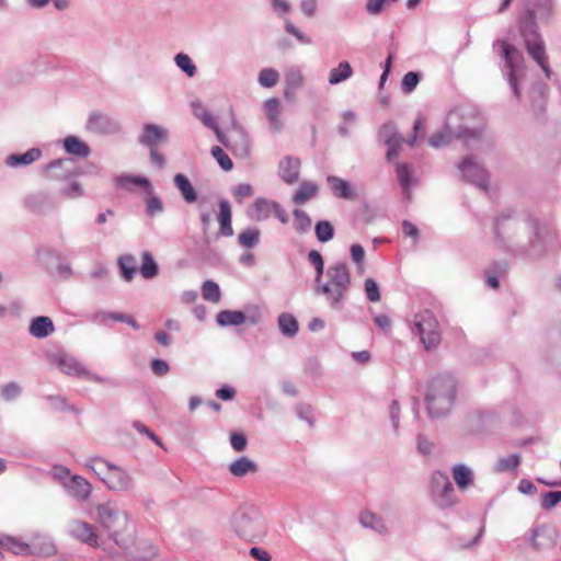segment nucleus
Listing matches in <instances>:
<instances>
[{
    "label": "nucleus",
    "mask_w": 561,
    "mask_h": 561,
    "mask_svg": "<svg viewBox=\"0 0 561 561\" xmlns=\"http://www.w3.org/2000/svg\"><path fill=\"white\" fill-rule=\"evenodd\" d=\"M458 169L462 174L465 181L478 186L483 191L489 187V173L482 164H480L474 157H466L459 164Z\"/></svg>",
    "instance_id": "13"
},
{
    "label": "nucleus",
    "mask_w": 561,
    "mask_h": 561,
    "mask_svg": "<svg viewBox=\"0 0 561 561\" xmlns=\"http://www.w3.org/2000/svg\"><path fill=\"white\" fill-rule=\"evenodd\" d=\"M431 494L439 508H449L457 503L454 486L447 473L435 471L431 478Z\"/></svg>",
    "instance_id": "12"
},
{
    "label": "nucleus",
    "mask_w": 561,
    "mask_h": 561,
    "mask_svg": "<svg viewBox=\"0 0 561 561\" xmlns=\"http://www.w3.org/2000/svg\"><path fill=\"white\" fill-rule=\"evenodd\" d=\"M123 547L128 550V554L136 561H150L158 554V548L147 539H138L133 548Z\"/></svg>",
    "instance_id": "24"
},
{
    "label": "nucleus",
    "mask_w": 561,
    "mask_h": 561,
    "mask_svg": "<svg viewBox=\"0 0 561 561\" xmlns=\"http://www.w3.org/2000/svg\"><path fill=\"white\" fill-rule=\"evenodd\" d=\"M552 16L553 0H525V8L519 16V33L525 48L548 79L551 78L552 70L548 64L546 46L538 23L546 24Z\"/></svg>",
    "instance_id": "1"
},
{
    "label": "nucleus",
    "mask_w": 561,
    "mask_h": 561,
    "mask_svg": "<svg viewBox=\"0 0 561 561\" xmlns=\"http://www.w3.org/2000/svg\"><path fill=\"white\" fill-rule=\"evenodd\" d=\"M279 80V73L273 68H264L260 71L257 81L264 88L276 85Z\"/></svg>",
    "instance_id": "51"
},
{
    "label": "nucleus",
    "mask_w": 561,
    "mask_h": 561,
    "mask_svg": "<svg viewBox=\"0 0 561 561\" xmlns=\"http://www.w3.org/2000/svg\"><path fill=\"white\" fill-rule=\"evenodd\" d=\"M231 219L232 214L230 204L227 199H221L219 202L218 221L220 226V233L225 237H231L233 234Z\"/></svg>",
    "instance_id": "31"
},
{
    "label": "nucleus",
    "mask_w": 561,
    "mask_h": 561,
    "mask_svg": "<svg viewBox=\"0 0 561 561\" xmlns=\"http://www.w3.org/2000/svg\"><path fill=\"white\" fill-rule=\"evenodd\" d=\"M530 546L540 552L551 551L557 547V530L548 525L535 527L529 539Z\"/></svg>",
    "instance_id": "15"
},
{
    "label": "nucleus",
    "mask_w": 561,
    "mask_h": 561,
    "mask_svg": "<svg viewBox=\"0 0 561 561\" xmlns=\"http://www.w3.org/2000/svg\"><path fill=\"white\" fill-rule=\"evenodd\" d=\"M454 138L462 140L467 147L482 142L484 123L481 114L471 107H455L447 115L444 127L430 137L428 145L439 149L448 146Z\"/></svg>",
    "instance_id": "3"
},
{
    "label": "nucleus",
    "mask_w": 561,
    "mask_h": 561,
    "mask_svg": "<svg viewBox=\"0 0 561 561\" xmlns=\"http://www.w3.org/2000/svg\"><path fill=\"white\" fill-rule=\"evenodd\" d=\"M300 165L298 158L285 157L278 165L279 178L287 184H295L299 180Z\"/></svg>",
    "instance_id": "23"
},
{
    "label": "nucleus",
    "mask_w": 561,
    "mask_h": 561,
    "mask_svg": "<svg viewBox=\"0 0 561 561\" xmlns=\"http://www.w3.org/2000/svg\"><path fill=\"white\" fill-rule=\"evenodd\" d=\"M318 194L317 184L305 181L300 184L299 188L296 191L293 196V202L297 205H302L310 198L314 197Z\"/></svg>",
    "instance_id": "40"
},
{
    "label": "nucleus",
    "mask_w": 561,
    "mask_h": 561,
    "mask_svg": "<svg viewBox=\"0 0 561 561\" xmlns=\"http://www.w3.org/2000/svg\"><path fill=\"white\" fill-rule=\"evenodd\" d=\"M274 201L266 199L264 197H259L254 201L252 205V209L249 215L252 219L256 221L266 220L270 216H272Z\"/></svg>",
    "instance_id": "33"
},
{
    "label": "nucleus",
    "mask_w": 561,
    "mask_h": 561,
    "mask_svg": "<svg viewBox=\"0 0 561 561\" xmlns=\"http://www.w3.org/2000/svg\"><path fill=\"white\" fill-rule=\"evenodd\" d=\"M68 494L75 497L77 501H87L92 492V485L90 482L81 476H71L67 481L64 482Z\"/></svg>",
    "instance_id": "20"
},
{
    "label": "nucleus",
    "mask_w": 561,
    "mask_h": 561,
    "mask_svg": "<svg viewBox=\"0 0 561 561\" xmlns=\"http://www.w3.org/2000/svg\"><path fill=\"white\" fill-rule=\"evenodd\" d=\"M64 148L67 153L79 158H88L91 154L90 147L76 136H68L64 139Z\"/></svg>",
    "instance_id": "29"
},
{
    "label": "nucleus",
    "mask_w": 561,
    "mask_h": 561,
    "mask_svg": "<svg viewBox=\"0 0 561 561\" xmlns=\"http://www.w3.org/2000/svg\"><path fill=\"white\" fill-rule=\"evenodd\" d=\"M42 157V150L39 148H31L24 153H13L5 158V164L10 168L26 167Z\"/></svg>",
    "instance_id": "25"
},
{
    "label": "nucleus",
    "mask_w": 561,
    "mask_h": 561,
    "mask_svg": "<svg viewBox=\"0 0 561 561\" xmlns=\"http://www.w3.org/2000/svg\"><path fill=\"white\" fill-rule=\"evenodd\" d=\"M142 263L139 267V273L146 279H151L158 275L159 268L152 254L149 251L141 253Z\"/></svg>",
    "instance_id": "42"
},
{
    "label": "nucleus",
    "mask_w": 561,
    "mask_h": 561,
    "mask_svg": "<svg viewBox=\"0 0 561 561\" xmlns=\"http://www.w3.org/2000/svg\"><path fill=\"white\" fill-rule=\"evenodd\" d=\"M412 331L420 336L427 351L436 348L442 341L439 323L430 310L420 311L414 316Z\"/></svg>",
    "instance_id": "10"
},
{
    "label": "nucleus",
    "mask_w": 561,
    "mask_h": 561,
    "mask_svg": "<svg viewBox=\"0 0 561 561\" xmlns=\"http://www.w3.org/2000/svg\"><path fill=\"white\" fill-rule=\"evenodd\" d=\"M229 471L232 476L241 478L250 473H256L259 466L248 457H240L229 465Z\"/></svg>",
    "instance_id": "30"
},
{
    "label": "nucleus",
    "mask_w": 561,
    "mask_h": 561,
    "mask_svg": "<svg viewBox=\"0 0 561 561\" xmlns=\"http://www.w3.org/2000/svg\"><path fill=\"white\" fill-rule=\"evenodd\" d=\"M55 331L54 323L49 317L39 316L34 318L28 327V332L36 339H45Z\"/></svg>",
    "instance_id": "27"
},
{
    "label": "nucleus",
    "mask_w": 561,
    "mask_h": 561,
    "mask_svg": "<svg viewBox=\"0 0 561 561\" xmlns=\"http://www.w3.org/2000/svg\"><path fill=\"white\" fill-rule=\"evenodd\" d=\"M51 363L55 364L65 375L87 379L96 383L114 385V380L108 377L99 376L91 373L75 356L66 353H59L51 356Z\"/></svg>",
    "instance_id": "11"
},
{
    "label": "nucleus",
    "mask_w": 561,
    "mask_h": 561,
    "mask_svg": "<svg viewBox=\"0 0 561 561\" xmlns=\"http://www.w3.org/2000/svg\"><path fill=\"white\" fill-rule=\"evenodd\" d=\"M85 194L84 187L78 181H72L68 185L64 186L60 191V195L68 199H77L83 197Z\"/></svg>",
    "instance_id": "52"
},
{
    "label": "nucleus",
    "mask_w": 561,
    "mask_h": 561,
    "mask_svg": "<svg viewBox=\"0 0 561 561\" xmlns=\"http://www.w3.org/2000/svg\"><path fill=\"white\" fill-rule=\"evenodd\" d=\"M327 182L334 197L347 201H354L357 198L356 191L348 181L335 175H329L327 178Z\"/></svg>",
    "instance_id": "21"
},
{
    "label": "nucleus",
    "mask_w": 561,
    "mask_h": 561,
    "mask_svg": "<svg viewBox=\"0 0 561 561\" xmlns=\"http://www.w3.org/2000/svg\"><path fill=\"white\" fill-rule=\"evenodd\" d=\"M561 502V491H551L542 495L541 507L543 510H551Z\"/></svg>",
    "instance_id": "60"
},
{
    "label": "nucleus",
    "mask_w": 561,
    "mask_h": 561,
    "mask_svg": "<svg viewBox=\"0 0 561 561\" xmlns=\"http://www.w3.org/2000/svg\"><path fill=\"white\" fill-rule=\"evenodd\" d=\"M107 320H114L117 322H125L133 329L138 330L140 327L133 316L117 312L99 311L93 316V321L100 324H104Z\"/></svg>",
    "instance_id": "32"
},
{
    "label": "nucleus",
    "mask_w": 561,
    "mask_h": 561,
    "mask_svg": "<svg viewBox=\"0 0 561 561\" xmlns=\"http://www.w3.org/2000/svg\"><path fill=\"white\" fill-rule=\"evenodd\" d=\"M22 393V388L16 381H10L1 387L0 394L5 401H13Z\"/></svg>",
    "instance_id": "56"
},
{
    "label": "nucleus",
    "mask_w": 561,
    "mask_h": 561,
    "mask_svg": "<svg viewBox=\"0 0 561 561\" xmlns=\"http://www.w3.org/2000/svg\"><path fill=\"white\" fill-rule=\"evenodd\" d=\"M278 328L285 336L293 337L298 332V322L293 314L284 312L278 317Z\"/></svg>",
    "instance_id": "43"
},
{
    "label": "nucleus",
    "mask_w": 561,
    "mask_h": 561,
    "mask_svg": "<svg viewBox=\"0 0 561 561\" xmlns=\"http://www.w3.org/2000/svg\"><path fill=\"white\" fill-rule=\"evenodd\" d=\"M211 156L216 159L220 168L225 171H230L233 168V163L229 156L222 150V148L215 146L211 148Z\"/></svg>",
    "instance_id": "58"
},
{
    "label": "nucleus",
    "mask_w": 561,
    "mask_h": 561,
    "mask_svg": "<svg viewBox=\"0 0 561 561\" xmlns=\"http://www.w3.org/2000/svg\"><path fill=\"white\" fill-rule=\"evenodd\" d=\"M216 321L220 327L240 325L247 321L245 313L239 310H221Z\"/></svg>",
    "instance_id": "36"
},
{
    "label": "nucleus",
    "mask_w": 561,
    "mask_h": 561,
    "mask_svg": "<svg viewBox=\"0 0 561 561\" xmlns=\"http://www.w3.org/2000/svg\"><path fill=\"white\" fill-rule=\"evenodd\" d=\"M191 107L194 116L201 119L205 126L216 127V119L199 100L192 101Z\"/></svg>",
    "instance_id": "44"
},
{
    "label": "nucleus",
    "mask_w": 561,
    "mask_h": 561,
    "mask_svg": "<svg viewBox=\"0 0 561 561\" xmlns=\"http://www.w3.org/2000/svg\"><path fill=\"white\" fill-rule=\"evenodd\" d=\"M85 128L96 135H114L119 133L121 124L107 114L95 112L89 116Z\"/></svg>",
    "instance_id": "17"
},
{
    "label": "nucleus",
    "mask_w": 561,
    "mask_h": 561,
    "mask_svg": "<svg viewBox=\"0 0 561 561\" xmlns=\"http://www.w3.org/2000/svg\"><path fill=\"white\" fill-rule=\"evenodd\" d=\"M367 299L371 302L380 300V290L377 283L373 278L365 279L364 283Z\"/></svg>",
    "instance_id": "61"
},
{
    "label": "nucleus",
    "mask_w": 561,
    "mask_h": 561,
    "mask_svg": "<svg viewBox=\"0 0 561 561\" xmlns=\"http://www.w3.org/2000/svg\"><path fill=\"white\" fill-rule=\"evenodd\" d=\"M117 183H118V185H121L122 187H125V188H130L131 184L139 185V186H142L148 194L152 193L151 183L146 178H141V176H123V178L117 180Z\"/></svg>",
    "instance_id": "50"
},
{
    "label": "nucleus",
    "mask_w": 561,
    "mask_h": 561,
    "mask_svg": "<svg viewBox=\"0 0 561 561\" xmlns=\"http://www.w3.org/2000/svg\"><path fill=\"white\" fill-rule=\"evenodd\" d=\"M419 82H420L419 73L413 72V71L405 73L402 79V82H401L402 91L404 93H411L416 88Z\"/></svg>",
    "instance_id": "59"
},
{
    "label": "nucleus",
    "mask_w": 561,
    "mask_h": 561,
    "mask_svg": "<svg viewBox=\"0 0 561 561\" xmlns=\"http://www.w3.org/2000/svg\"><path fill=\"white\" fill-rule=\"evenodd\" d=\"M174 62L187 77L192 78L196 75L197 68L192 58L185 53H179L174 57Z\"/></svg>",
    "instance_id": "46"
},
{
    "label": "nucleus",
    "mask_w": 561,
    "mask_h": 561,
    "mask_svg": "<svg viewBox=\"0 0 561 561\" xmlns=\"http://www.w3.org/2000/svg\"><path fill=\"white\" fill-rule=\"evenodd\" d=\"M353 75L352 66L348 61H341L337 67L332 68L329 72V84L335 85L347 79Z\"/></svg>",
    "instance_id": "39"
},
{
    "label": "nucleus",
    "mask_w": 561,
    "mask_h": 561,
    "mask_svg": "<svg viewBox=\"0 0 561 561\" xmlns=\"http://www.w3.org/2000/svg\"><path fill=\"white\" fill-rule=\"evenodd\" d=\"M238 240L242 247L252 248L259 243L260 230L257 228H249L239 234Z\"/></svg>",
    "instance_id": "55"
},
{
    "label": "nucleus",
    "mask_w": 561,
    "mask_h": 561,
    "mask_svg": "<svg viewBox=\"0 0 561 561\" xmlns=\"http://www.w3.org/2000/svg\"><path fill=\"white\" fill-rule=\"evenodd\" d=\"M264 107L271 128L274 131L279 133L284 126L282 121V108L279 100L276 98H271L265 101Z\"/></svg>",
    "instance_id": "26"
},
{
    "label": "nucleus",
    "mask_w": 561,
    "mask_h": 561,
    "mask_svg": "<svg viewBox=\"0 0 561 561\" xmlns=\"http://www.w3.org/2000/svg\"><path fill=\"white\" fill-rule=\"evenodd\" d=\"M169 131L156 124L147 123L142 127V133L138 138L140 145L148 147V149L158 148L159 144L168 141Z\"/></svg>",
    "instance_id": "18"
},
{
    "label": "nucleus",
    "mask_w": 561,
    "mask_h": 561,
    "mask_svg": "<svg viewBox=\"0 0 561 561\" xmlns=\"http://www.w3.org/2000/svg\"><path fill=\"white\" fill-rule=\"evenodd\" d=\"M293 215L295 218V229L300 233L308 231L311 226V218L309 217V215L300 209H295L293 211Z\"/></svg>",
    "instance_id": "57"
},
{
    "label": "nucleus",
    "mask_w": 561,
    "mask_h": 561,
    "mask_svg": "<svg viewBox=\"0 0 561 561\" xmlns=\"http://www.w3.org/2000/svg\"><path fill=\"white\" fill-rule=\"evenodd\" d=\"M43 174L53 181H67L79 172L70 158L56 159L44 167Z\"/></svg>",
    "instance_id": "16"
},
{
    "label": "nucleus",
    "mask_w": 561,
    "mask_h": 561,
    "mask_svg": "<svg viewBox=\"0 0 561 561\" xmlns=\"http://www.w3.org/2000/svg\"><path fill=\"white\" fill-rule=\"evenodd\" d=\"M96 519L99 524L108 533V536L117 543L123 546L119 536L128 526V516L122 511L115 502H106L95 507Z\"/></svg>",
    "instance_id": "9"
},
{
    "label": "nucleus",
    "mask_w": 561,
    "mask_h": 561,
    "mask_svg": "<svg viewBox=\"0 0 561 561\" xmlns=\"http://www.w3.org/2000/svg\"><path fill=\"white\" fill-rule=\"evenodd\" d=\"M316 237L319 242H328L334 237L333 225L328 220H321L316 224L314 227Z\"/></svg>",
    "instance_id": "47"
},
{
    "label": "nucleus",
    "mask_w": 561,
    "mask_h": 561,
    "mask_svg": "<svg viewBox=\"0 0 561 561\" xmlns=\"http://www.w3.org/2000/svg\"><path fill=\"white\" fill-rule=\"evenodd\" d=\"M495 46H500L501 48L500 57L504 61L502 72L506 78L513 94L519 99L520 89L518 87V81L525 77L526 72L524 56L518 48L505 41H496L494 43V47Z\"/></svg>",
    "instance_id": "6"
},
{
    "label": "nucleus",
    "mask_w": 561,
    "mask_h": 561,
    "mask_svg": "<svg viewBox=\"0 0 561 561\" xmlns=\"http://www.w3.org/2000/svg\"><path fill=\"white\" fill-rule=\"evenodd\" d=\"M495 233L502 238L504 247L530 256H540L548 239V233H541L537 219L528 217L524 220L505 214L497 218Z\"/></svg>",
    "instance_id": "2"
},
{
    "label": "nucleus",
    "mask_w": 561,
    "mask_h": 561,
    "mask_svg": "<svg viewBox=\"0 0 561 561\" xmlns=\"http://www.w3.org/2000/svg\"><path fill=\"white\" fill-rule=\"evenodd\" d=\"M520 463V457L518 454H512L506 457L500 458L493 467L494 472L502 473L508 471H515Z\"/></svg>",
    "instance_id": "45"
},
{
    "label": "nucleus",
    "mask_w": 561,
    "mask_h": 561,
    "mask_svg": "<svg viewBox=\"0 0 561 561\" xmlns=\"http://www.w3.org/2000/svg\"><path fill=\"white\" fill-rule=\"evenodd\" d=\"M359 523L363 527L373 529L378 534L385 535L388 533V528L383 519L371 512L362 513L359 517Z\"/></svg>",
    "instance_id": "37"
},
{
    "label": "nucleus",
    "mask_w": 561,
    "mask_h": 561,
    "mask_svg": "<svg viewBox=\"0 0 561 561\" xmlns=\"http://www.w3.org/2000/svg\"><path fill=\"white\" fill-rule=\"evenodd\" d=\"M135 257L130 254L122 255L118 259V265L122 271V276L126 282H130L135 275Z\"/></svg>",
    "instance_id": "49"
},
{
    "label": "nucleus",
    "mask_w": 561,
    "mask_h": 561,
    "mask_svg": "<svg viewBox=\"0 0 561 561\" xmlns=\"http://www.w3.org/2000/svg\"><path fill=\"white\" fill-rule=\"evenodd\" d=\"M456 386L455 377L449 374H440L430 380L425 404L431 417H443L450 411L455 401Z\"/></svg>",
    "instance_id": "5"
},
{
    "label": "nucleus",
    "mask_w": 561,
    "mask_h": 561,
    "mask_svg": "<svg viewBox=\"0 0 561 561\" xmlns=\"http://www.w3.org/2000/svg\"><path fill=\"white\" fill-rule=\"evenodd\" d=\"M379 138L386 145L396 141H403L402 136L398 133L397 127L393 124H385L379 131Z\"/></svg>",
    "instance_id": "54"
},
{
    "label": "nucleus",
    "mask_w": 561,
    "mask_h": 561,
    "mask_svg": "<svg viewBox=\"0 0 561 561\" xmlns=\"http://www.w3.org/2000/svg\"><path fill=\"white\" fill-rule=\"evenodd\" d=\"M202 296L207 301L215 304L219 302L221 298V293L218 284L213 280L204 282L202 286Z\"/></svg>",
    "instance_id": "48"
},
{
    "label": "nucleus",
    "mask_w": 561,
    "mask_h": 561,
    "mask_svg": "<svg viewBox=\"0 0 561 561\" xmlns=\"http://www.w3.org/2000/svg\"><path fill=\"white\" fill-rule=\"evenodd\" d=\"M163 210V204L158 196H150L146 202V211L148 215L153 216Z\"/></svg>",
    "instance_id": "64"
},
{
    "label": "nucleus",
    "mask_w": 561,
    "mask_h": 561,
    "mask_svg": "<svg viewBox=\"0 0 561 561\" xmlns=\"http://www.w3.org/2000/svg\"><path fill=\"white\" fill-rule=\"evenodd\" d=\"M305 83V77L299 67H290L285 75L286 89L284 96L286 99H293L295 91L301 88Z\"/></svg>",
    "instance_id": "28"
},
{
    "label": "nucleus",
    "mask_w": 561,
    "mask_h": 561,
    "mask_svg": "<svg viewBox=\"0 0 561 561\" xmlns=\"http://www.w3.org/2000/svg\"><path fill=\"white\" fill-rule=\"evenodd\" d=\"M253 193V187L249 183L239 184L233 188V195L239 203H242L247 197H251Z\"/></svg>",
    "instance_id": "62"
},
{
    "label": "nucleus",
    "mask_w": 561,
    "mask_h": 561,
    "mask_svg": "<svg viewBox=\"0 0 561 561\" xmlns=\"http://www.w3.org/2000/svg\"><path fill=\"white\" fill-rule=\"evenodd\" d=\"M3 548L14 554H34L35 552V542L32 545L22 542L13 537L5 536L3 541Z\"/></svg>",
    "instance_id": "38"
},
{
    "label": "nucleus",
    "mask_w": 561,
    "mask_h": 561,
    "mask_svg": "<svg viewBox=\"0 0 561 561\" xmlns=\"http://www.w3.org/2000/svg\"><path fill=\"white\" fill-rule=\"evenodd\" d=\"M451 473L457 486L461 491L466 490L473 481L472 470L463 463L455 465Z\"/></svg>",
    "instance_id": "34"
},
{
    "label": "nucleus",
    "mask_w": 561,
    "mask_h": 561,
    "mask_svg": "<svg viewBox=\"0 0 561 561\" xmlns=\"http://www.w3.org/2000/svg\"><path fill=\"white\" fill-rule=\"evenodd\" d=\"M323 278L313 283L314 293L327 298L333 310H342L344 300L351 288V273L345 262H335L325 270Z\"/></svg>",
    "instance_id": "4"
},
{
    "label": "nucleus",
    "mask_w": 561,
    "mask_h": 561,
    "mask_svg": "<svg viewBox=\"0 0 561 561\" xmlns=\"http://www.w3.org/2000/svg\"><path fill=\"white\" fill-rule=\"evenodd\" d=\"M69 534L90 546H98V535L93 525L82 522V520H72L69 523Z\"/></svg>",
    "instance_id": "19"
},
{
    "label": "nucleus",
    "mask_w": 561,
    "mask_h": 561,
    "mask_svg": "<svg viewBox=\"0 0 561 561\" xmlns=\"http://www.w3.org/2000/svg\"><path fill=\"white\" fill-rule=\"evenodd\" d=\"M309 262L314 266L316 276L313 283H319L324 275V261L321 253L317 250H311L308 254Z\"/></svg>",
    "instance_id": "53"
},
{
    "label": "nucleus",
    "mask_w": 561,
    "mask_h": 561,
    "mask_svg": "<svg viewBox=\"0 0 561 561\" xmlns=\"http://www.w3.org/2000/svg\"><path fill=\"white\" fill-rule=\"evenodd\" d=\"M397 175L398 180L404 191L407 198L411 196V186L414 184L415 180L412 175L410 167L405 163H397Z\"/></svg>",
    "instance_id": "41"
},
{
    "label": "nucleus",
    "mask_w": 561,
    "mask_h": 561,
    "mask_svg": "<svg viewBox=\"0 0 561 561\" xmlns=\"http://www.w3.org/2000/svg\"><path fill=\"white\" fill-rule=\"evenodd\" d=\"M285 30L290 35L295 36L301 44L310 45L311 39L300 32L289 20L285 21Z\"/></svg>",
    "instance_id": "63"
},
{
    "label": "nucleus",
    "mask_w": 561,
    "mask_h": 561,
    "mask_svg": "<svg viewBox=\"0 0 561 561\" xmlns=\"http://www.w3.org/2000/svg\"><path fill=\"white\" fill-rule=\"evenodd\" d=\"M174 184H175L176 188L181 192L183 199L187 204H192V203L196 202L197 193L186 175H184L182 173L175 174Z\"/></svg>",
    "instance_id": "35"
},
{
    "label": "nucleus",
    "mask_w": 561,
    "mask_h": 561,
    "mask_svg": "<svg viewBox=\"0 0 561 561\" xmlns=\"http://www.w3.org/2000/svg\"><path fill=\"white\" fill-rule=\"evenodd\" d=\"M23 206L32 214L46 215L57 208V203L49 192L41 190L27 194L23 199Z\"/></svg>",
    "instance_id": "14"
},
{
    "label": "nucleus",
    "mask_w": 561,
    "mask_h": 561,
    "mask_svg": "<svg viewBox=\"0 0 561 561\" xmlns=\"http://www.w3.org/2000/svg\"><path fill=\"white\" fill-rule=\"evenodd\" d=\"M251 140L242 128H236L229 138V146L234 156L248 158L250 156Z\"/></svg>",
    "instance_id": "22"
},
{
    "label": "nucleus",
    "mask_w": 561,
    "mask_h": 561,
    "mask_svg": "<svg viewBox=\"0 0 561 561\" xmlns=\"http://www.w3.org/2000/svg\"><path fill=\"white\" fill-rule=\"evenodd\" d=\"M85 467L93 470L112 491H128L133 488V478L129 473L108 460L91 457Z\"/></svg>",
    "instance_id": "7"
},
{
    "label": "nucleus",
    "mask_w": 561,
    "mask_h": 561,
    "mask_svg": "<svg viewBox=\"0 0 561 561\" xmlns=\"http://www.w3.org/2000/svg\"><path fill=\"white\" fill-rule=\"evenodd\" d=\"M232 530L234 534L247 541L262 539L266 534V524L262 514L249 507L237 512L232 517Z\"/></svg>",
    "instance_id": "8"
}]
</instances>
